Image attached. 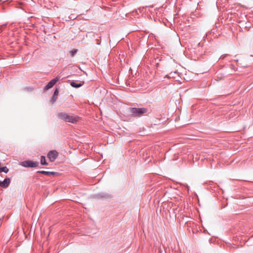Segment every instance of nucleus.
Segmentation results:
<instances>
[{
	"instance_id": "9d476101",
	"label": "nucleus",
	"mask_w": 253,
	"mask_h": 253,
	"mask_svg": "<svg viewBox=\"0 0 253 253\" xmlns=\"http://www.w3.org/2000/svg\"><path fill=\"white\" fill-rule=\"evenodd\" d=\"M41 163L42 165L47 166L48 164L46 162L45 157L42 156L41 157Z\"/></svg>"
},
{
	"instance_id": "f257e3e1",
	"label": "nucleus",
	"mask_w": 253,
	"mask_h": 253,
	"mask_svg": "<svg viewBox=\"0 0 253 253\" xmlns=\"http://www.w3.org/2000/svg\"><path fill=\"white\" fill-rule=\"evenodd\" d=\"M59 119L63 120L66 122L76 123L79 120L80 117L77 116H72L65 112H61L57 114Z\"/></svg>"
},
{
	"instance_id": "0eeeda50",
	"label": "nucleus",
	"mask_w": 253,
	"mask_h": 253,
	"mask_svg": "<svg viewBox=\"0 0 253 253\" xmlns=\"http://www.w3.org/2000/svg\"><path fill=\"white\" fill-rule=\"evenodd\" d=\"M37 173L46 174L47 175H58L59 173L58 172H53V171H44V170H40L38 171Z\"/></svg>"
},
{
	"instance_id": "20e7f679",
	"label": "nucleus",
	"mask_w": 253,
	"mask_h": 253,
	"mask_svg": "<svg viewBox=\"0 0 253 253\" xmlns=\"http://www.w3.org/2000/svg\"><path fill=\"white\" fill-rule=\"evenodd\" d=\"M58 153L56 150H51L47 154V157L51 162H54L57 158Z\"/></svg>"
},
{
	"instance_id": "f03ea898",
	"label": "nucleus",
	"mask_w": 253,
	"mask_h": 253,
	"mask_svg": "<svg viewBox=\"0 0 253 253\" xmlns=\"http://www.w3.org/2000/svg\"><path fill=\"white\" fill-rule=\"evenodd\" d=\"M147 112V109L145 108H130V113L132 116L140 117L142 114Z\"/></svg>"
},
{
	"instance_id": "6e6552de",
	"label": "nucleus",
	"mask_w": 253,
	"mask_h": 253,
	"mask_svg": "<svg viewBox=\"0 0 253 253\" xmlns=\"http://www.w3.org/2000/svg\"><path fill=\"white\" fill-rule=\"evenodd\" d=\"M58 93H59L58 90L57 89H56L54 90L53 94L52 95V98H51V99L50 100V102L52 104H53L56 101V99L57 98Z\"/></svg>"
},
{
	"instance_id": "7ed1b4c3",
	"label": "nucleus",
	"mask_w": 253,
	"mask_h": 253,
	"mask_svg": "<svg viewBox=\"0 0 253 253\" xmlns=\"http://www.w3.org/2000/svg\"><path fill=\"white\" fill-rule=\"evenodd\" d=\"M39 165L38 162H34L33 161H25L21 163V166L25 168H36Z\"/></svg>"
},
{
	"instance_id": "2eb2a0df",
	"label": "nucleus",
	"mask_w": 253,
	"mask_h": 253,
	"mask_svg": "<svg viewBox=\"0 0 253 253\" xmlns=\"http://www.w3.org/2000/svg\"><path fill=\"white\" fill-rule=\"evenodd\" d=\"M104 62H108V59H106V57L104 58Z\"/></svg>"
},
{
	"instance_id": "f3484780",
	"label": "nucleus",
	"mask_w": 253,
	"mask_h": 253,
	"mask_svg": "<svg viewBox=\"0 0 253 253\" xmlns=\"http://www.w3.org/2000/svg\"><path fill=\"white\" fill-rule=\"evenodd\" d=\"M234 61H236V62H238V59L234 60Z\"/></svg>"
},
{
	"instance_id": "9b49d317",
	"label": "nucleus",
	"mask_w": 253,
	"mask_h": 253,
	"mask_svg": "<svg viewBox=\"0 0 253 253\" xmlns=\"http://www.w3.org/2000/svg\"><path fill=\"white\" fill-rule=\"evenodd\" d=\"M229 67L231 68V69L233 70V71L235 72L237 70V67H236L237 66V64H228Z\"/></svg>"
},
{
	"instance_id": "ddd939ff",
	"label": "nucleus",
	"mask_w": 253,
	"mask_h": 253,
	"mask_svg": "<svg viewBox=\"0 0 253 253\" xmlns=\"http://www.w3.org/2000/svg\"><path fill=\"white\" fill-rule=\"evenodd\" d=\"M6 26V24H3L0 26V33L3 31L4 28Z\"/></svg>"
},
{
	"instance_id": "39448f33",
	"label": "nucleus",
	"mask_w": 253,
	"mask_h": 253,
	"mask_svg": "<svg viewBox=\"0 0 253 253\" xmlns=\"http://www.w3.org/2000/svg\"><path fill=\"white\" fill-rule=\"evenodd\" d=\"M60 77H56L55 78L51 80L44 87V90H47L51 88L60 80Z\"/></svg>"
},
{
	"instance_id": "1a4fd4ad",
	"label": "nucleus",
	"mask_w": 253,
	"mask_h": 253,
	"mask_svg": "<svg viewBox=\"0 0 253 253\" xmlns=\"http://www.w3.org/2000/svg\"><path fill=\"white\" fill-rule=\"evenodd\" d=\"M71 85L75 88H79L83 85V84L81 83H77L75 82H72L71 83Z\"/></svg>"
},
{
	"instance_id": "f8f14e48",
	"label": "nucleus",
	"mask_w": 253,
	"mask_h": 253,
	"mask_svg": "<svg viewBox=\"0 0 253 253\" xmlns=\"http://www.w3.org/2000/svg\"><path fill=\"white\" fill-rule=\"evenodd\" d=\"M77 49H73L71 51H70V53L72 56H73L75 55V54L77 53Z\"/></svg>"
},
{
	"instance_id": "dca6fc26",
	"label": "nucleus",
	"mask_w": 253,
	"mask_h": 253,
	"mask_svg": "<svg viewBox=\"0 0 253 253\" xmlns=\"http://www.w3.org/2000/svg\"><path fill=\"white\" fill-rule=\"evenodd\" d=\"M1 219H0V226H1Z\"/></svg>"
},
{
	"instance_id": "423d86ee",
	"label": "nucleus",
	"mask_w": 253,
	"mask_h": 253,
	"mask_svg": "<svg viewBox=\"0 0 253 253\" xmlns=\"http://www.w3.org/2000/svg\"><path fill=\"white\" fill-rule=\"evenodd\" d=\"M10 182V178H6L3 180V181H0V187L2 188H7L9 186Z\"/></svg>"
},
{
	"instance_id": "4468645a",
	"label": "nucleus",
	"mask_w": 253,
	"mask_h": 253,
	"mask_svg": "<svg viewBox=\"0 0 253 253\" xmlns=\"http://www.w3.org/2000/svg\"><path fill=\"white\" fill-rule=\"evenodd\" d=\"M227 56L226 54H223V55H222L220 58L218 59L219 60H222L226 56Z\"/></svg>"
}]
</instances>
